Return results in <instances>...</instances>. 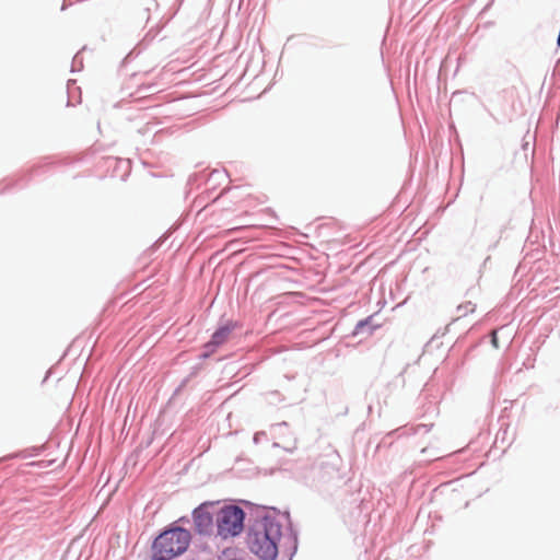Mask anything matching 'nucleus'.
Listing matches in <instances>:
<instances>
[{"instance_id":"1","label":"nucleus","mask_w":560,"mask_h":560,"mask_svg":"<svg viewBox=\"0 0 560 560\" xmlns=\"http://www.w3.org/2000/svg\"><path fill=\"white\" fill-rule=\"evenodd\" d=\"M280 538L281 526L273 521L266 520L253 528L247 542L252 552L260 559L275 560Z\"/></svg>"},{"instance_id":"2","label":"nucleus","mask_w":560,"mask_h":560,"mask_svg":"<svg viewBox=\"0 0 560 560\" xmlns=\"http://www.w3.org/2000/svg\"><path fill=\"white\" fill-rule=\"evenodd\" d=\"M190 534L188 530L176 527L162 533L153 544V551L163 557L174 558L182 555L189 546Z\"/></svg>"},{"instance_id":"3","label":"nucleus","mask_w":560,"mask_h":560,"mask_svg":"<svg viewBox=\"0 0 560 560\" xmlns=\"http://www.w3.org/2000/svg\"><path fill=\"white\" fill-rule=\"evenodd\" d=\"M244 511L236 505L220 509L215 517L218 535L222 538L240 535L244 527Z\"/></svg>"},{"instance_id":"4","label":"nucleus","mask_w":560,"mask_h":560,"mask_svg":"<svg viewBox=\"0 0 560 560\" xmlns=\"http://www.w3.org/2000/svg\"><path fill=\"white\" fill-rule=\"evenodd\" d=\"M211 503H202L194 511V524L199 534H208L213 527V515L209 512Z\"/></svg>"},{"instance_id":"5","label":"nucleus","mask_w":560,"mask_h":560,"mask_svg":"<svg viewBox=\"0 0 560 560\" xmlns=\"http://www.w3.org/2000/svg\"><path fill=\"white\" fill-rule=\"evenodd\" d=\"M341 464V457L336 450H328L320 456L319 466L322 469L331 468L332 470H339Z\"/></svg>"},{"instance_id":"6","label":"nucleus","mask_w":560,"mask_h":560,"mask_svg":"<svg viewBox=\"0 0 560 560\" xmlns=\"http://www.w3.org/2000/svg\"><path fill=\"white\" fill-rule=\"evenodd\" d=\"M231 330L228 327H222L218 329L211 338V341L206 346L207 348L210 346H220L228 340Z\"/></svg>"},{"instance_id":"7","label":"nucleus","mask_w":560,"mask_h":560,"mask_svg":"<svg viewBox=\"0 0 560 560\" xmlns=\"http://www.w3.org/2000/svg\"><path fill=\"white\" fill-rule=\"evenodd\" d=\"M475 310H476V305L474 303H471L470 301L462 303L458 306V313L460 316H466L470 313H474Z\"/></svg>"},{"instance_id":"8","label":"nucleus","mask_w":560,"mask_h":560,"mask_svg":"<svg viewBox=\"0 0 560 560\" xmlns=\"http://www.w3.org/2000/svg\"><path fill=\"white\" fill-rule=\"evenodd\" d=\"M491 343L493 346V348L495 349H499V340H498V336H497V330H492L491 332Z\"/></svg>"},{"instance_id":"9","label":"nucleus","mask_w":560,"mask_h":560,"mask_svg":"<svg viewBox=\"0 0 560 560\" xmlns=\"http://www.w3.org/2000/svg\"><path fill=\"white\" fill-rule=\"evenodd\" d=\"M172 558H166L160 555L159 552L154 551L153 559L152 560H171Z\"/></svg>"}]
</instances>
